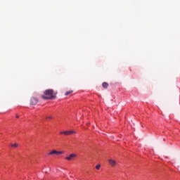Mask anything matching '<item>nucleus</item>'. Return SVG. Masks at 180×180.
Wrapping results in <instances>:
<instances>
[{"instance_id": "obj_6", "label": "nucleus", "mask_w": 180, "mask_h": 180, "mask_svg": "<svg viewBox=\"0 0 180 180\" xmlns=\"http://www.w3.org/2000/svg\"><path fill=\"white\" fill-rule=\"evenodd\" d=\"M102 86H103V88H105L106 89H108V86H109V84L106 82H103L102 84Z\"/></svg>"}, {"instance_id": "obj_8", "label": "nucleus", "mask_w": 180, "mask_h": 180, "mask_svg": "<svg viewBox=\"0 0 180 180\" xmlns=\"http://www.w3.org/2000/svg\"><path fill=\"white\" fill-rule=\"evenodd\" d=\"M72 92H73L72 90L66 91L65 95V96H68V95H70V94H72Z\"/></svg>"}, {"instance_id": "obj_4", "label": "nucleus", "mask_w": 180, "mask_h": 180, "mask_svg": "<svg viewBox=\"0 0 180 180\" xmlns=\"http://www.w3.org/2000/svg\"><path fill=\"white\" fill-rule=\"evenodd\" d=\"M74 158H77V154L75 153L70 154L69 156L65 158V160L68 161H72Z\"/></svg>"}, {"instance_id": "obj_9", "label": "nucleus", "mask_w": 180, "mask_h": 180, "mask_svg": "<svg viewBox=\"0 0 180 180\" xmlns=\"http://www.w3.org/2000/svg\"><path fill=\"white\" fill-rule=\"evenodd\" d=\"M64 152L63 151H57L56 150V155H61V154H63Z\"/></svg>"}, {"instance_id": "obj_10", "label": "nucleus", "mask_w": 180, "mask_h": 180, "mask_svg": "<svg viewBox=\"0 0 180 180\" xmlns=\"http://www.w3.org/2000/svg\"><path fill=\"white\" fill-rule=\"evenodd\" d=\"M18 146V143L11 144V147L16 148Z\"/></svg>"}, {"instance_id": "obj_5", "label": "nucleus", "mask_w": 180, "mask_h": 180, "mask_svg": "<svg viewBox=\"0 0 180 180\" xmlns=\"http://www.w3.org/2000/svg\"><path fill=\"white\" fill-rule=\"evenodd\" d=\"M108 162H109L110 165H111V167H115L116 165V161H115L112 159H110L108 160Z\"/></svg>"}, {"instance_id": "obj_11", "label": "nucleus", "mask_w": 180, "mask_h": 180, "mask_svg": "<svg viewBox=\"0 0 180 180\" xmlns=\"http://www.w3.org/2000/svg\"><path fill=\"white\" fill-rule=\"evenodd\" d=\"M96 169H98V170L101 169V165H97L96 166Z\"/></svg>"}, {"instance_id": "obj_2", "label": "nucleus", "mask_w": 180, "mask_h": 180, "mask_svg": "<svg viewBox=\"0 0 180 180\" xmlns=\"http://www.w3.org/2000/svg\"><path fill=\"white\" fill-rule=\"evenodd\" d=\"M76 133H77V131H75L74 130H71V131H61V132H60V134H64L65 136H71L72 134H75Z\"/></svg>"}, {"instance_id": "obj_3", "label": "nucleus", "mask_w": 180, "mask_h": 180, "mask_svg": "<svg viewBox=\"0 0 180 180\" xmlns=\"http://www.w3.org/2000/svg\"><path fill=\"white\" fill-rule=\"evenodd\" d=\"M39 103V99H37V98L36 97H32L30 99V105H37V103Z\"/></svg>"}, {"instance_id": "obj_13", "label": "nucleus", "mask_w": 180, "mask_h": 180, "mask_svg": "<svg viewBox=\"0 0 180 180\" xmlns=\"http://www.w3.org/2000/svg\"><path fill=\"white\" fill-rule=\"evenodd\" d=\"M48 119H51V117H48Z\"/></svg>"}, {"instance_id": "obj_1", "label": "nucleus", "mask_w": 180, "mask_h": 180, "mask_svg": "<svg viewBox=\"0 0 180 180\" xmlns=\"http://www.w3.org/2000/svg\"><path fill=\"white\" fill-rule=\"evenodd\" d=\"M44 95L41 96L42 99H55L56 95H54V90L47 89L44 92Z\"/></svg>"}, {"instance_id": "obj_7", "label": "nucleus", "mask_w": 180, "mask_h": 180, "mask_svg": "<svg viewBox=\"0 0 180 180\" xmlns=\"http://www.w3.org/2000/svg\"><path fill=\"white\" fill-rule=\"evenodd\" d=\"M56 153H57V150H52L51 152H50V153H49V155H54V154L56 155Z\"/></svg>"}, {"instance_id": "obj_12", "label": "nucleus", "mask_w": 180, "mask_h": 180, "mask_svg": "<svg viewBox=\"0 0 180 180\" xmlns=\"http://www.w3.org/2000/svg\"><path fill=\"white\" fill-rule=\"evenodd\" d=\"M15 117H16L17 119L19 118V115H15Z\"/></svg>"}]
</instances>
